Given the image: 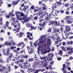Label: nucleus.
<instances>
[{"instance_id": "obj_1", "label": "nucleus", "mask_w": 73, "mask_h": 73, "mask_svg": "<svg viewBox=\"0 0 73 73\" xmlns=\"http://www.w3.org/2000/svg\"><path fill=\"white\" fill-rule=\"evenodd\" d=\"M53 12V11H52L50 13V14H49L48 15V13H47L46 12V11H44V14L46 15H47V17H46L44 19V20H46V21H44L43 22H42V23H39V25L40 27H42V28H43V29H44L45 28L44 26H46V24L48 23V22L47 21L49 20L50 18H52V13Z\"/></svg>"}, {"instance_id": "obj_2", "label": "nucleus", "mask_w": 73, "mask_h": 73, "mask_svg": "<svg viewBox=\"0 0 73 73\" xmlns=\"http://www.w3.org/2000/svg\"><path fill=\"white\" fill-rule=\"evenodd\" d=\"M15 15L17 16V18H19L20 17L21 19H19V20H24V22H25L28 21L29 20L28 18L25 15L24 13L22 12H19V11H17L15 12Z\"/></svg>"}, {"instance_id": "obj_3", "label": "nucleus", "mask_w": 73, "mask_h": 73, "mask_svg": "<svg viewBox=\"0 0 73 73\" xmlns=\"http://www.w3.org/2000/svg\"><path fill=\"white\" fill-rule=\"evenodd\" d=\"M46 41V39L45 38L44 40L43 39L41 41V44L40 46H39L37 48V51L38 53H39L40 51L43 50V48L45 46V42Z\"/></svg>"}, {"instance_id": "obj_4", "label": "nucleus", "mask_w": 73, "mask_h": 73, "mask_svg": "<svg viewBox=\"0 0 73 73\" xmlns=\"http://www.w3.org/2000/svg\"><path fill=\"white\" fill-rule=\"evenodd\" d=\"M42 37H40V38L38 40H37L34 43V45L36 47L39 46H40V44H41Z\"/></svg>"}, {"instance_id": "obj_5", "label": "nucleus", "mask_w": 73, "mask_h": 73, "mask_svg": "<svg viewBox=\"0 0 73 73\" xmlns=\"http://www.w3.org/2000/svg\"><path fill=\"white\" fill-rule=\"evenodd\" d=\"M42 1H39L38 3L39 5H41V6H42V10L44 11L46 10V9L47 6L44 3H43L42 4Z\"/></svg>"}, {"instance_id": "obj_6", "label": "nucleus", "mask_w": 73, "mask_h": 73, "mask_svg": "<svg viewBox=\"0 0 73 73\" xmlns=\"http://www.w3.org/2000/svg\"><path fill=\"white\" fill-rule=\"evenodd\" d=\"M27 37L29 38V39L32 40L33 39V34L32 33H30L29 32H28L27 33Z\"/></svg>"}, {"instance_id": "obj_7", "label": "nucleus", "mask_w": 73, "mask_h": 73, "mask_svg": "<svg viewBox=\"0 0 73 73\" xmlns=\"http://www.w3.org/2000/svg\"><path fill=\"white\" fill-rule=\"evenodd\" d=\"M63 68L61 69V70H62L64 73H66V69L67 68V67H66L65 64H64L62 65Z\"/></svg>"}, {"instance_id": "obj_8", "label": "nucleus", "mask_w": 73, "mask_h": 73, "mask_svg": "<svg viewBox=\"0 0 73 73\" xmlns=\"http://www.w3.org/2000/svg\"><path fill=\"white\" fill-rule=\"evenodd\" d=\"M65 28L67 32L70 31L71 30V27L70 25H66L65 27Z\"/></svg>"}, {"instance_id": "obj_9", "label": "nucleus", "mask_w": 73, "mask_h": 73, "mask_svg": "<svg viewBox=\"0 0 73 73\" xmlns=\"http://www.w3.org/2000/svg\"><path fill=\"white\" fill-rule=\"evenodd\" d=\"M57 5H56V2L55 3H53L52 4V10H54V8L55 9H57Z\"/></svg>"}, {"instance_id": "obj_10", "label": "nucleus", "mask_w": 73, "mask_h": 73, "mask_svg": "<svg viewBox=\"0 0 73 73\" xmlns=\"http://www.w3.org/2000/svg\"><path fill=\"white\" fill-rule=\"evenodd\" d=\"M10 54V50L9 49H7L6 50V53L5 52H3V54L4 55L6 56H9Z\"/></svg>"}, {"instance_id": "obj_11", "label": "nucleus", "mask_w": 73, "mask_h": 73, "mask_svg": "<svg viewBox=\"0 0 73 73\" xmlns=\"http://www.w3.org/2000/svg\"><path fill=\"white\" fill-rule=\"evenodd\" d=\"M20 30V28L19 27H18L16 29H13V31H16V32H15V33L16 34L17 33H18L19 32Z\"/></svg>"}, {"instance_id": "obj_12", "label": "nucleus", "mask_w": 73, "mask_h": 73, "mask_svg": "<svg viewBox=\"0 0 73 73\" xmlns=\"http://www.w3.org/2000/svg\"><path fill=\"white\" fill-rule=\"evenodd\" d=\"M52 24L53 25L54 24V26H58V25H57V24H58V22L57 21H52Z\"/></svg>"}, {"instance_id": "obj_13", "label": "nucleus", "mask_w": 73, "mask_h": 73, "mask_svg": "<svg viewBox=\"0 0 73 73\" xmlns=\"http://www.w3.org/2000/svg\"><path fill=\"white\" fill-rule=\"evenodd\" d=\"M19 1L20 0H18V1H16V2L15 1H13V4L14 5V7L15 5L18 4V1L19 2Z\"/></svg>"}, {"instance_id": "obj_14", "label": "nucleus", "mask_w": 73, "mask_h": 73, "mask_svg": "<svg viewBox=\"0 0 73 73\" xmlns=\"http://www.w3.org/2000/svg\"><path fill=\"white\" fill-rule=\"evenodd\" d=\"M28 52L29 54H31L33 53V48L32 47H31L30 49L29 50Z\"/></svg>"}, {"instance_id": "obj_15", "label": "nucleus", "mask_w": 73, "mask_h": 73, "mask_svg": "<svg viewBox=\"0 0 73 73\" xmlns=\"http://www.w3.org/2000/svg\"><path fill=\"white\" fill-rule=\"evenodd\" d=\"M63 30V28L61 27V28H60V29H59L57 30V32L58 33H60L62 32Z\"/></svg>"}, {"instance_id": "obj_16", "label": "nucleus", "mask_w": 73, "mask_h": 73, "mask_svg": "<svg viewBox=\"0 0 73 73\" xmlns=\"http://www.w3.org/2000/svg\"><path fill=\"white\" fill-rule=\"evenodd\" d=\"M13 56V53H10V55H9V57H8V58H7V59L9 60H11V58H12Z\"/></svg>"}, {"instance_id": "obj_17", "label": "nucleus", "mask_w": 73, "mask_h": 73, "mask_svg": "<svg viewBox=\"0 0 73 73\" xmlns=\"http://www.w3.org/2000/svg\"><path fill=\"white\" fill-rule=\"evenodd\" d=\"M4 45L6 46H10L11 45V44L9 42H5Z\"/></svg>"}, {"instance_id": "obj_18", "label": "nucleus", "mask_w": 73, "mask_h": 73, "mask_svg": "<svg viewBox=\"0 0 73 73\" xmlns=\"http://www.w3.org/2000/svg\"><path fill=\"white\" fill-rule=\"evenodd\" d=\"M73 44V41L71 40L70 41H68L67 42V44L68 45H72Z\"/></svg>"}, {"instance_id": "obj_19", "label": "nucleus", "mask_w": 73, "mask_h": 73, "mask_svg": "<svg viewBox=\"0 0 73 73\" xmlns=\"http://www.w3.org/2000/svg\"><path fill=\"white\" fill-rule=\"evenodd\" d=\"M36 16L34 17V20L35 21H37L38 20V19L39 17V15L38 14V13L36 14Z\"/></svg>"}, {"instance_id": "obj_20", "label": "nucleus", "mask_w": 73, "mask_h": 73, "mask_svg": "<svg viewBox=\"0 0 73 73\" xmlns=\"http://www.w3.org/2000/svg\"><path fill=\"white\" fill-rule=\"evenodd\" d=\"M1 67H2V68H3V69H0V72H2L4 70H5V67L4 66H2L1 65H0V68H1Z\"/></svg>"}, {"instance_id": "obj_21", "label": "nucleus", "mask_w": 73, "mask_h": 73, "mask_svg": "<svg viewBox=\"0 0 73 73\" xmlns=\"http://www.w3.org/2000/svg\"><path fill=\"white\" fill-rule=\"evenodd\" d=\"M51 39H48V41L47 42V44L48 45V46H50V45L51 43Z\"/></svg>"}, {"instance_id": "obj_22", "label": "nucleus", "mask_w": 73, "mask_h": 73, "mask_svg": "<svg viewBox=\"0 0 73 73\" xmlns=\"http://www.w3.org/2000/svg\"><path fill=\"white\" fill-rule=\"evenodd\" d=\"M61 49L62 51L65 52L66 51V47L64 46H61Z\"/></svg>"}, {"instance_id": "obj_23", "label": "nucleus", "mask_w": 73, "mask_h": 73, "mask_svg": "<svg viewBox=\"0 0 73 73\" xmlns=\"http://www.w3.org/2000/svg\"><path fill=\"white\" fill-rule=\"evenodd\" d=\"M63 53V51L62 50H59L58 54L59 55H60L61 56H62Z\"/></svg>"}, {"instance_id": "obj_24", "label": "nucleus", "mask_w": 73, "mask_h": 73, "mask_svg": "<svg viewBox=\"0 0 73 73\" xmlns=\"http://www.w3.org/2000/svg\"><path fill=\"white\" fill-rule=\"evenodd\" d=\"M68 38V35H65L64 36H63L62 37V38L64 40H66Z\"/></svg>"}, {"instance_id": "obj_25", "label": "nucleus", "mask_w": 73, "mask_h": 73, "mask_svg": "<svg viewBox=\"0 0 73 73\" xmlns=\"http://www.w3.org/2000/svg\"><path fill=\"white\" fill-rule=\"evenodd\" d=\"M57 5V6H58L59 5L61 6L62 5V3L60 1H58L56 2Z\"/></svg>"}, {"instance_id": "obj_26", "label": "nucleus", "mask_w": 73, "mask_h": 73, "mask_svg": "<svg viewBox=\"0 0 73 73\" xmlns=\"http://www.w3.org/2000/svg\"><path fill=\"white\" fill-rule=\"evenodd\" d=\"M41 52L43 54H46L47 53V51L45 49H43L42 51H41Z\"/></svg>"}, {"instance_id": "obj_27", "label": "nucleus", "mask_w": 73, "mask_h": 73, "mask_svg": "<svg viewBox=\"0 0 73 73\" xmlns=\"http://www.w3.org/2000/svg\"><path fill=\"white\" fill-rule=\"evenodd\" d=\"M67 23L68 24H70L72 23L73 21L71 19H69L67 20Z\"/></svg>"}, {"instance_id": "obj_28", "label": "nucleus", "mask_w": 73, "mask_h": 73, "mask_svg": "<svg viewBox=\"0 0 73 73\" xmlns=\"http://www.w3.org/2000/svg\"><path fill=\"white\" fill-rule=\"evenodd\" d=\"M62 39H61L59 40H57L55 41V43L56 44H58L59 43V42H60L62 41Z\"/></svg>"}, {"instance_id": "obj_29", "label": "nucleus", "mask_w": 73, "mask_h": 73, "mask_svg": "<svg viewBox=\"0 0 73 73\" xmlns=\"http://www.w3.org/2000/svg\"><path fill=\"white\" fill-rule=\"evenodd\" d=\"M31 30H36L37 29V27L36 26L35 27L31 26Z\"/></svg>"}, {"instance_id": "obj_30", "label": "nucleus", "mask_w": 73, "mask_h": 73, "mask_svg": "<svg viewBox=\"0 0 73 73\" xmlns=\"http://www.w3.org/2000/svg\"><path fill=\"white\" fill-rule=\"evenodd\" d=\"M9 15H10V16L14 17H15V14H14V13H13L9 12Z\"/></svg>"}, {"instance_id": "obj_31", "label": "nucleus", "mask_w": 73, "mask_h": 73, "mask_svg": "<svg viewBox=\"0 0 73 73\" xmlns=\"http://www.w3.org/2000/svg\"><path fill=\"white\" fill-rule=\"evenodd\" d=\"M71 51H68V52H66V57H68L69 56V54H70L71 53Z\"/></svg>"}, {"instance_id": "obj_32", "label": "nucleus", "mask_w": 73, "mask_h": 73, "mask_svg": "<svg viewBox=\"0 0 73 73\" xmlns=\"http://www.w3.org/2000/svg\"><path fill=\"white\" fill-rule=\"evenodd\" d=\"M24 43L23 42V41H21L19 43V44H18V46H20L21 45H22L23 44H24Z\"/></svg>"}, {"instance_id": "obj_33", "label": "nucleus", "mask_w": 73, "mask_h": 73, "mask_svg": "<svg viewBox=\"0 0 73 73\" xmlns=\"http://www.w3.org/2000/svg\"><path fill=\"white\" fill-rule=\"evenodd\" d=\"M34 58H29V59L28 60V61H29V62H33L34 61Z\"/></svg>"}, {"instance_id": "obj_34", "label": "nucleus", "mask_w": 73, "mask_h": 73, "mask_svg": "<svg viewBox=\"0 0 73 73\" xmlns=\"http://www.w3.org/2000/svg\"><path fill=\"white\" fill-rule=\"evenodd\" d=\"M23 34V33H22L21 32H19V37H21L22 36V35Z\"/></svg>"}, {"instance_id": "obj_35", "label": "nucleus", "mask_w": 73, "mask_h": 73, "mask_svg": "<svg viewBox=\"0 0 73 73\" xmlns=\"http://www.w3.org/2000/svg\"><path fill=\"white\" fill-rule=\"evenodd\" d=\"M23 66H25V68H26V69L27 68H28L30 67V65H24Z\"/></svg>"}, {"instance_id": "obj_36", "label": "nucleus", "mask_w": 73, "mask_h": 73, "mask_svg": "<svg viewBox=\"0 0 73 73\" xmlns=\"http://www.w3.org/2000/svg\"><path fill=\"white\" fill-rule=\"evenodd\" d=\"M25 58L26 59H27L28 58V55L27 54H26L25 55V56H23V57H21V58Z\"/></svg>"}, {"instance_id": "obj_37", "label": "nucleus", "mask_w": 73, "mask_h": 73, "mask_svg": "<svg viewBox=\"0 0 73 73\" xmlns=\"http://www.w3.org/2000/svg\"><path fill=\"white\" fill-rule=\"evenodd\" d=\"M7 69H8V72H10L11 70V66L10 65L8 66Z\"/></svg>"}, {"instance_id": "obj_38", "label": "nucleus", "mask_w": 73, "mask_h": 73, "mask_svg": "<svg viewBox=\"0 0 73 73\" xmlns=\"http://www.w3.org/2000/svg\"><path fill=\"white\" fill-rule=\"evenodd\" d=\"M52 15L54 16H58L57 13H56V12L54 13H53V14L52 13Z\"/></svg>"}, {"instance_id": "obj_39", "label": "nucleus", "mask_w": 73, "mask_h": 73, "mask_svg": "<svg viewBox=\"0 0 73 73\" xmlns=\"http://www.w3.org/2000/svg\"><path fill=\"white\" fill-rule=\"evenodd\" d=\"M69 16H66L64 18V20H67L69 19Z\"/></svg>"}, {"instance_id": "obj_40", "label": "nucleus", "mask_w": 73, "mask_h": 73, "mask_svg": "<svg viewBox=\"0 0 73 73\" xmlns=\"http://www.w3.org/2000/svg\"><path fill=\"white\" fill-rule=\"evenodd\" d=\"M33 15H31L29 18V19L31 20H33Z\"/></svg>"}, {"instance_id": "obj_41", "label": "nucleus", "mask_w": 73, "mask_h": 73, "mask_svg": "<svg viewBox=\"0 0 73 73\" xmlns=\"http://www.w3.org/2000/svg\"><path fill=\"white\" fill-rule=\"evenodd\" d=\"M15 25H17V24L15 21H14V22L13 21V22L11 23V24H12V25H13V26H14L15 25Z\"/></svg>"}, {"instance_id": "obj_42", "label": "nucleus", "mask_w": 73, "mask_h": 73, "mask_svg": "<svg viewBox=\"0 0 73 73\" xmlns=\"http://www.w3.org/2000/svg\"><path fill=\"white\" fill-rule=\"evenodd\" d=\"M65 13L67 15H69L70 14V13L69 12V11H65Z\"/></svg>"}, {"instance_id": "obj_43", "label": "nucleus", "mask_w": 73, "mask_h": 73, "mask_svg": "<svg viewBox=\"0 0 73 73\" xmlns=\"http://www.w3.org/2000/svg\"><path fill=\"white\" fill-rule=\"evenodd\" d=\"M68 35H73V33L72 32V31H71L70 32V31H69V33H68Z\"/></svg>"}, {"instance_id": "obj_44", "label": "nucleus", "mask_w": 73, "mask_h": 73, "mask_svg": "<svg viewBox=\"0 0 73 73\" xmlns=\"http://www.w3.org/2000/svg\"><path fill=\"white\" fill-rule=\"evenodd\" d=\"M52 29L51 28H49L48 29V30L47 31V32H51V31Z\"/></svg>"}, {"instance_id": "obj_45", "label": "nucleus", "mask_w": 73, "mask_h": 73, "mask_svg": "<svg viewBox=\"0 0 73 73\" xmlns=\"http://www.w3.org/2000/svg\"><path fill=\"white\" fill-rule=\"evenodd\" d=\"M66 44V43L64 42H62V44L63 46H65Z\"/></svg>"}, {"instance_id": "obj_46", "label": "nucleus", "mask_w": 73, "mask_h": 73, "mask_svg": "<svg viewBox=\"0 0 73 73\" xmlns=\"http://www.w3.org/2000/svg\"><path fill=\"white\" fill-rule=\"evenodd\" d=\"M51 38H52V39H54L55 38H56V37H55L54 35H53V34H52V35H51Z\"/></svg>"}, {"instance_id": "obj_47", "label": "nucleus", "mask_w": 73, "mask_h": 73, "mask_svg": "<svg viewBox=\"0 0 73 73\" xmlns=\"http://www.w3.org/2000/svg\"><path fill=\"white\" fill-rule=\"evenodd\" d=\"M24 40L27 43L28 42V39L27 38H25V39H24Z\"/></svg>"}, {"instance_id": "obj_48", "label": "nucleus", "mask_w": 73, "mask_h": 73, "mask_svg": "<svg viewBox=\"0 0 73 73\" xmlns=\"http://www.w3.org/2000/svg\"><path fill=\"white\" fill-rule=\"evenodd\" d=\"M69 4L68 3H65V4L64 6L65 7H68L69 6Z\"/></svg>"}, {"instance_id": "obj_49", "label": "nucleus", "mask_w": 73, "mask_h": 73, "mask_svg": "<svg viewBox=\"0 0 73 73\" xmlns=\"http://www.w3.org/2000/svg\"><path fill=\"white\" fill-rule=\"evenodd\" d=\"M60 13L61 14H62L64 13L63 10H62L60 11Z\"/></svg>"}, {"instance_id": "obj_50", "label": "nucleus", "mask_w": 73, "mask_h": 73, "mask_svg": "<svg viewBox=\"0 0 73 73\" xmlns=\"http://www.w3.org/2000/svg\"><path fill=\"white\" fill-rule=\"evenodd\" d=\"M24 60L23 59H21L19 60V61H20V62L22 63L23 62Z\"/></svg>"}, {"instance_id": "obj_51", "label": "nucleus", "mask_w": 73, "mask_h": 73, "mask_svg": "<svg viewBox=\"0 0 73 73\" xmlns=\"http://www.w3.org/2000/svg\"><path fill=\"white\" fill-rule=\"evenodd\" d=\"M10 16V15L9 14V15H6V17L7 18L9 19V18Z\"/></svg>"}, {"instance_id": "obj_52", "label": "nucleus", "mask_w": 73, "mask_h": 73, "mask_svg": "<svg viewBox=\"0 0 73 73\" xmlns=\"http://www.w3.org/2000/svg\"><path fill=\"white\" fill-rule=\"evenodd\" d=\"M9 24V22L7 21L6 22V27H7L8 26Z\"/></svg>"}, {"instance_id": "obj_53", "label": "nucleus", "mask_w": 73, "mask_h": 73, "mask_svg": "<svg viewBox=\"0 0 73 73\" xmlns=\"http://www.w3.org/2000/svg\"><path fill=\"white\" fill-rule=\"evenodd\" d=\"M24 8H25V11H26L27 10V9L28 8V6L27 5L25 6Z\"/></svg>"}, {"instance_id": "obj_54", "label": "nucleus", "mask_w": 73, "mask_h": 73, "mask_svg": "<svg viewBox=\"0 0 73 73\" xmlns=\"http://www.w3.org/2000/svg\"><path fill=\"white\" fill-rule=\"evenodd\" d=\"M56 38H57V39H56V40H59L60 39V38L59 36H57Z\"/></svg>"}, {"instance_id": "obj_55", "label": "nucleus", "mask_w": 73, "mask_h": 73, "mask_svg": "<svg viewBox=\"0 0 73 73\" xmlns=\"http://www.w3.org/2000/svg\"><path fill=\"white\" fill-rule=\"evenodd\" d=\"M54 33H56L58 32L57 30V29H54Z\"/></svg>"}, {"instance_id": "obj_56", "label": "nucleus", "mask_w": 73, "mask_h": 73, "mask_svg": "<svg viewBox=\"0 0 73 73\" xmlns=\"http://www.w3.org/2000/svg\"><path fill=\"white\" fill-rule=\"evenodd\" d=\"M16 22H17V25H18L19 26V25H20V23H19V21H18L17 19H16Z\"/></svg>"}, {"instance_id": "obj_57", "label": "nucleus", "mask_w": 73, "mask_h": 73, "mask_svg": "<svg viewBox=\"0 0 73 73\" xmlns=\"http://www.w3.org/2000/svg\"><path fill=\"white\" fill-rule=\"evenodd\" d=\"M70 52H73V48H71L70 47Z\"/></svg>"}, {"instance_id": "obj_58", "label": "nucleus", "mask_w": 73, "mask_h": 73, "mask_svg": "<svg viewBox=\"0 0 73 73\" xmlns=\"http://www.w3.org/2000/svg\"><path fill=\"white\" fill-rule=\"evenodd\" d=\"M43 12H40L39 13L38 15L39 16H40L42 15Z\"/></svg>"}, {"instance_id": "obj_59", "label": "nucleus", "mask_w": 73, "mask_h": 73, "mask_svg": "<svg viewBox=\"0 0 73 73\" xmlns=\"http://www.w3.org/2000/svg\"><path fill=\"white\" fill-rule=\"evenodd\" d=\"M27 27H31V26H30V24H28L27 25Z\"/></svg>"}, {"instance_id": "obj_60", "label": "nucleus", "mask_w": 73, "mask_h": 73, "mask_svg": "<svg viewBox=\"0 0 73 73\" xmlns=\"http://www.w3.org/2000/svg\"><path fill=\"white\" fill-rule=\"evenodd\" d=\"M19 57H20L19 56H16V57H15V58H16V59H17V60L19 59Z\"/></svg>"}, {"instance_id": "obj_61", "label": "nucleus", "mask_w": 73, "mask_h": 73, "mask_svg": "<svg viewBox=\"0 0 73 73\" xmlns=\"http://www.w3.org/2000/svg\"><path fill=\"white\" fill-rule=\"evenodd\" d=\"M20 66H21V68H23V67L22 64H20Z\"/></svg>"}, {"instance_id": "obj_62", "label": "nucleus", "mask_w": 73, "mask_h": 73, "mask_svg": "<svg viewBox=\"0 0 73 73\" xmlns=\"http://www.w3.org/2000/svg\"><path fill=\"white\" fill-rule=\"evenodd\" d=\"M69 58L70 60H72L73 59V57L72 56L69 57Z\"/></svg>"}, {"instance_id": "obj_63", "label": "nucleus", "mask_w": 73, "mask_h": 73, "mask_svg": "<svg viewBox=\"0 0 73 73\" xmlns=\"http://www.w3.org/2000/svg\"><path fill=\"white\" fill-rule=\"evenodd\" d=\"M69 38L70 39H73V36H70L69 37Z\"/></svg>"}, {"instance_id": "obj_64", "label": "nucleus", "mask_w": 73, "mask_h": 73, "mask_svg": "<svg viewBox=\"0 0 73 73\" xmlns=\"http://www.w3.org/2000/svg\"><path fill=\"white\" fill-rule=\"evenodd\" d=\"M14 67H15V69H17L18 68V66L15 65H14Z\"/></svg>"}]
</instances>
